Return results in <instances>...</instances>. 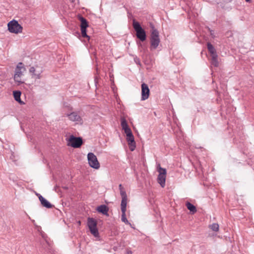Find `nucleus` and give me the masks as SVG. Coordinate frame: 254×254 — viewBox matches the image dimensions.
Listing matches in <instances>:
<instances>
[{
    "label": "nucleus",
    "instance_id": "f257e3e1",
    "mask_svg": "<svg viewBox=\"0 0 254 254\" xmlns=\"http://www.w3.org/2000/svg\"><path fill=\"white\" fill-rule=\"evenodd\" d=\"M160 42L159 32L154 27H152L150 35V50L156 49L159 46Z\"/></svg>",
    "mask_w": 254,
    "mask_h": 254
},
{
    "label": "nucleus",
    "instance_id": "f03ea898",
    "mask_svg": "<svg viewBox=\"0 0 254 254\" xmlns=\"http://www.w3.org/2000/svg\"><path fill=\"white\" fill-rule=\"evenodd\" d=\"M132 26L135 31L136 32V37L142 42L146 40V32L145 30L142 28L140 23L136 21L135 20H133L132 22Z\"/></svg>",
    "mask_w": 254,
    "mask_h": 254
},
{
    "label": "nucleus",
    "instance_id": "7ed1b4c3",
    "mask_svg": "<svg viewBox=\"0 0 254 254\" xmlns=\"http://www.w3.org/2000/svg\"><path fill=\"white\" fill-rule=\"evenodd\" d=\"M7 27L8 30L11 33L18 34L22 32L23 27L14 19L8 23Z\"/></svg>",
    "mask_w": 254,
    "mask_h": 254
},
{
    "label": "nucleus",
    "instance_id": "20e7f679",
    "mask_svg": "<svg viewBox=\"0 0 254 254\" xmlns=\"http://www.w3.org/2000/svg\"><path fill=\"white\" fill-rule=\"evenodd\" d=\"M25 70V68L22 63H19L16 66L15 70L14 79L15 82L19 83H22L21 80V77L23 75V72Z\"/></svg>",
    "mask_w": 254,
    "mask_h": 254
},
{
    "label": "nucleus",
    "instance_id": "39448f33",
    "mask_svg": "<svg viewBox=\"0 0 254 254\" xmlns=\"http://www.w3.org/2000/svg\"><path fill=\"white\" fill-rule=\"evenodd\" d=\"M97 221L93 218H88L87 219V225L91 233L95 237L99 235V232L97 228Z\"/></svg>",
    "mask_w": 254,
    "mask_h": 254
},
{
    "label": "nucleus",
    "instance_id": "423d86ee",
    "mask_svg": "<svg viewBox=\"0 0 254 254\" xmlns=\"http://www.w3.org/2000/svg\"><path fill=\"white\" fill-rule=\"evenodd\" d=\"M87 159L89 166L94 169H98L100 168V164L97 160V157L92 152L87 155Z\"/></svg>",
    "mask_w": 254,
    "mask_h": 254
},
{
    "label": "nucleus",
    "instance_id": "0eeeda50",
    "mask_svg": "<svg viewBox=\"0 0 254 254\" xmlns=\"http://www.w3.org/2000/svg\"><path fill=\"white\" fill-rule=\"evenodd\" d=\"M158 172L159 175L157 177V182L162 188H164L165 185L166 170L159 167L158 169Z\"/></svg>",
    "mask_w": 254,
    "mask_h": 254
},
{
    "label": "nucleus",
    "instance_id": "6e6552de",
    "mask_svg": "<svg viewBox=\"0 0 254 254\" xmlns=\"http://www.w3.org/2000/svg\"><path fill=\"white\" fill-rule=\"evenodd\" d=\"M83 143L82 139L79 137L71 135L68 139V145L74 148L80 147Z\"/></svg>",
    "mask_w": 254,
    "mask_h": 254
},
{
    "label": "nucleus",
    "instance_id": "1a4fd4ad",
    "mask_svg": "<svg viewBox=\"0 0 254 254\" xmlns=\"http://www.w3.org/2000/svg\"><path fill=\"white\" fill-rule=\"evenodd\" d=\"M79 19L81 22L80 23V29L81 35L83 37L89 38L87 34L86 29L89 26L87 20L82 16H80Z\"/></svg>",
    "mask_w": 254,
    "mask_h": 254
},
{
    "label": "nucleus",
    "instance_id": "9d476101",
    "mask_svg": "<svg viewBox=\"0 0 254 254\" xmlns=\"http://www.w3.org/2000/svg\"><path fill=\"white\" fill-rule=\"evenodd\" d=\"M150 90L148 85L145 83L141 84V100H145L148 98Z\"/></svg>",
    "mask_w": 254,
    "mask_h": 254
},
{
    "label": "nucleus",
    "instance_id": "9b49d317",
    "mask_svg": "<svg viewBox=\"0 0 254 254\" xmlns=\"http://www.w3.org/2000/svg\"><path fill=\"white\" fill-rule=\"evenodd\" d=\"M42 70H36L35 67L32 66L29 69V72L31 73L32 78L35 79H39L42 77L41 73H42Z\"/></svg>",
    "mask_w": 254,
    "mask_h": 254
},
{
    "label": "nucleus",
    "instance_id": "f8f14e48",
    "mask_svg": "<svg viewBox=\"0 0 254 254\" xmlns=\"http://www.w3.org/2000/svg\"><path fill=\"white\" fill-rule=\"evenodd\" d=\"M69 119L72 122H82V118L78 113L73 112L70 114H67Z\"/></svg>",
    "mask_w": 254,
    "mask_h": 254
},
{
    "label": "nucleus",
    "instance_id": "ddd939ff",
    "mask_svg": "<svg viewBox=\"0 0 254 254\" xmlns=\"http://www.w3.org/2000/svg\"><path fill=\"white\" fill-rule=\"evenodd\" d=\"M96 210L98 212L101 213L103 215H105L106 216L109 215L108 213V211H109V207L105 204H102V205H101L98 206L96 208Z\"/></svg>",
    "mask_w": 254,
    "mask_h": 254
},
{
    "label": "nucleus",
    "instance_id": "4468645a",
    "mask_svg": "<svg viewBox=\"0 0 254 254\" xmlns=\"http://www.w3.org/2000/svg\"><path fill=\"white\" fill-rule=\"evenodd\" d=\"M39 200L41 202L42 205L47 208H51L54 206L50 203L47 199L43 197L42 195L39 196Z\"/></svg>",
    "mask_w": 254,
    "mask_h": 254
},
{
    "label": "nucleus",
    "instance_id": "2eb2a0df",
    "mask_svg": "<svg viewBox=\"0 0 254 254\" xmlns=\"http://www.w3.org/2000/svg\"><path fill=\"white\" fill-rule=\"evenodd\" d=\"M127 135V140L128 144H135L134 136L132 134L131 130H129L125 133Z\"/></svg>",
    "mask_w": 254,
    "mask_h": 254
},
{
    "label": "nucleus",
    "instance_id": "dca6fc26",
    "mask_svg": "<svg viewBox=\"0 0 254 254\" xmlns=\"http://www.w3.org/2000/svg\"><path fill=\"white\" fill-rule=\"evenodd\" d=\"M207 47L211 57L217 56L216 51L213 46L210 43H207Z\"/></svg>",
    "mask_w": 254,
    "mask_h": 254
},
{
    "label": "nucleus",
    "instance_id": "f3484780",
    "mask_svg": "<svg viewBox=\"0 0 254 254\" xmlns=\"http://www.w3.org/2000/svg\"><path fill=\"white\" fill-rule=\"evenodd\" d=\"M121 126L125 133L131 130L130 128L128 126L127 121L124 118L121 119Z\"/></svg>",
    "mask_w": 254,
    "mask_h": 254
},
{
    "label": "nucleus",
    "instance_id": "a211bd4d",
    "mask_svg": "<svg viewBox=\"0 0 254 254\" xmlns=\"http://www.w3.org/2000/svg\"><path fill=\"white\" fill-rule=\"evenodd\" d=\"M21 94V93L20 91L15 90L13 91V95L15 100L18 103L22 104L23 102L21 101L20 99Z\"/></svg>",
    "mask_w": 254,
    "mask_h": 254
},
{
    "label": "nucleus",
    "instance_id": "6ab92c4d",
    "mask_svg": "<svg viewBox=\"0 0 254 254\" xmlns=\"http://www.w3.org/2000/svg\"><path fill=\"white\" fill-rule=\"evenodd\" d=\"M187 208L190 211L192 214L195 213L197 210L196 207L189 202H187L186 204Z\"/></svg>",
    "mask_w": 254,
    "mask_h": 254
},
{
    "label": "nucleus",
    "instance_id": "aec40b11",
    "mask_svg": "<svg viewBox=\"0 0 254 254\" xmlns=\"http://www.w3.org/2000/svg\"><path fill=\"white\" fill-rule=\"evenodd\" d=\"M127 201V197L122 198L121 204V211H126Z\"/></svg>",
    "mask_w": 254,
    "mask_h": 254
},
{
    "label": "nucleus",
    "instance_id": "412c9836",
    "mask_svg": "<svg viewBox=\"0 0 254 254\" xmlns=\"http://www.w3.org/2000/svg\"><path fill=\"white\" fill-rule=\"evenodd\" d=\"M126 211H122V214L121 220L123 222H124L126 224H128L131 227H132L131 223L129 222V221L127 220V219L126 218Z\"/></svg>",
    "mask_w": 254,
    "mask_h": 254
},
{
    "label": "nucleus",
    "instance_id": "4be33fe9",
    "mask_svg": "<svg viewBox=\"0 0 254 254\" xmlns=\"http://www.w3.org/2000/svg\"><path fill=\"white\" fill-rule=\"evenodd\" d=\"M211 57V64L215 67H217L218 66L219 63L217 60V56H213Z\"/></svg>",
    "mask_w": 254,
    "mask_h": 254
},
{
    "label": "nucleus",
    "instance_id": "5701e85b",
    "mask_svg": "<svg viewBox=\"0 0 254 254\" xmlns=\"http://www.w3.org/2000/svg\"><path fill=\"white\" fill-rule=\"evenodd\" d=\"M210 228L215 232H217L219 230V225L217 223H213L210 226Z\"/></svg>",
    "mask_w": 254,
    "mask_h": 254
},
{
    "label": "nucleus",
    "instance_id": "b1692460",
    "mask_svg": "<svg viewBox=\"0 0 254 254\" xmlns=\"http://www.w3.org/2000/svg\"><path fill=\"white\" fill-rule=\"evenodd\" d=\"M120 194L121 195L122 198H127V195L126 192L124 190H121L120 191Z\"/></svg>",
    "mask_w": 254,
    "mask_h": 254
},
{
    "label": "nucleus",
    "instance_id": "393cba45",
    "mask_svg": "<svg viewBox=\"0 0 254 254\" xmlns=\"http://www.w3.org/2000/svg\"><path fill=\"white\" fill-rule=\"evenodd\" d=\"M208 30L209 31L211 36L214 38H215V36L214 35V32L213 30H211L210 28L209 27H207Z\"/></svg>",
    "mask_w": 254,
    "mask_h": 254
},
{
    "label": "nucleus",
    "instance_id": "a878e982",
    "mask_svg": "<svg viewBox=\"0 0 254 254\" xmlns=\"http://www.w3.org/2000/svg\"><path fill=\"white\" fill-rule=\"evenodd\" d=\"M128 145L129 146V149L130 150L132 151L135 149V144H128Z\"/></svg>",
    "mask_w": 254,
    "mask_h": 254
},
{
    "label": "nucleus",
    "instance_id": "bb28decb",
    "mask_svg": "<svg viewBox=\"0 0 254 254\" xmlns=\"http://www.w3.org/2000/svg\"><path fill=\"white\" fill-rule=\"evenodd\" d=\"M119 190H120V191H121V190H124V188L122 186V185L121 184H120L119 186Z\"/></svg>",
    "mask_w": 254,
    "mask_h": 254
},
{
    "label": "nucleus",
    "instance_id": "cd10ccee",
    "mask_svg": "<svg viewBox=\"0 0 254 254\" xmlns=\"http://www.w3.org/2000/svg\"><path fill=\"white\" fill-rule=\"evenodd\" d=\"M127 254H132V252L130 251H128L127 252Z\"/></svg>",
    "mask_w": 254,
    "mask_h": 254
},
{
    "label": "nucleus",
    "instance_id": "c85d7f7f",
    "mask_svg": "<svg viewBox=\"0 0 254 254\" xmlns=\"http://www.w3.org/2000/svg\"><path fill=\"white\" fill-rule=\"evenodd\" d=\"M246 2H250L251 1V0H245Z\"/></svg>",
    "mask_w": 254,
    "mask_h": 254
},
{
    "label": "nucleus",
    "instance_id": "c756f323",
    "mask_svg": "<svg viewBox=\"0 0 254 254\" xmlns=\"http://www.w3.org/2000/svg\"><path fill=\"white\" fill-rule=\"evenodd\" d=\"M36 195L38 196V197H39V196L41 195L39 193H36Z\"/></svg>",
    "mask_w": 254,
    "mask_h": 254
},
{
    "label": "nucleus",
    "instance_id": "7c9ffc66",
    "mask_svg": "<svg viewBox=\"0 0 254 254\" xmlns=\"http://www.w3.org/2000/svg\"><path fill=\"white\" fill-rule=\"evenodd\" d=\"M71 2H74L75 0H70Z\"/></svg>",
    "mask_w": 254,
    "mask_h": 254
},
{
    "label": "nucleus",
    "instance_id": "2f4dec72",
    "mask_svg": "<svg viewBox=\"0 0 254 254\" xmlns=\"http://www.w3.org/2000/svg\"><path fill=\"white\" fill-rule=\"evenodd\" d=\"M78 224H79V225H80V221H79L78 222Z\"/></svg>",
    "mask_w": 254,
    "mask_h": 254
},
{
    "label": "nucleus",
    "instance_id": "473e14b6",
    "mask_svg": "<svg viewBox=\"0 0 254 254\" xmlns=\"http://www.w3.org/2000/svg\"><path fill=\"white\" fill-rule=\"evenodd\" d=\"M138 59H137V61H136V60H135V63H137V62H138Z\"/></svg>",
    "mask_w": 254,
    "mask_h": 254
},
{
    "label": "nucleus",
    "instance_id": "72a5a7b5",
    "mask_svg": "<svg viewBox=\"0 0 254 254\" xmlns=\"http://www.w3.org/2000/svg\"><path fill=\"white\" fill-rule=\"evenodd\" d=\"M138 59H137V61H136V60H135V63H137V62H138Z\"/></svg>",
    "mask_w": 254,
    "mask_h": 254
},
{
    "label": "nucleus",
    "instance_id": "f704fd0d",
    "mask_svg": "<svg viewBox=\"0 0 254 254\" xmlns=\"http://www.w3.org/2000/svg\"><path fill=\"white\" fill-rule=\"evenodd\" d=\"M138 59H137V61H136V60H135V63H137V62H138Z\"/></svg>",
    "mask_w": 254,
    "mask_h": 254
}]
</instances>
